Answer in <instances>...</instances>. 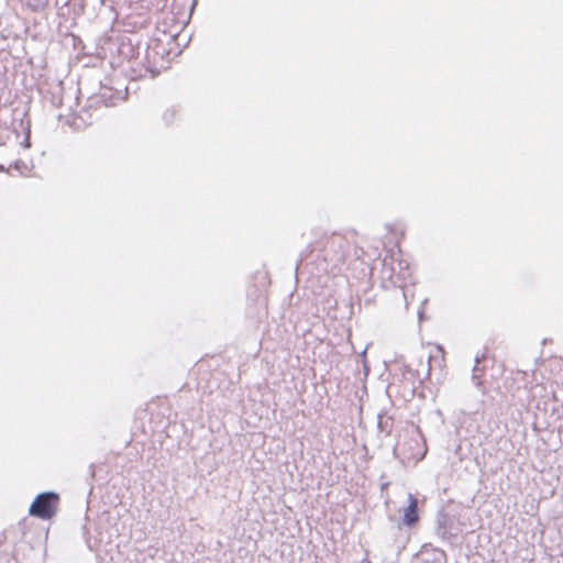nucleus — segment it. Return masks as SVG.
Segmentation results:
<instances>
[{"instance_id": "obj_1", "label": "nucleus", "mask_w": 563, "mask_h": 563, "mask_svg": "<svg viewBox=\"0 0 563 563\" xmlns=\"http://www.w3.org/2000/svg\"><path fill=\"white\" fill-rule=\"evenodd\" d=\"M59 497L54 492L38 494L30 506V515L41 519H51L57 509Z\"/></svg>"}, {"instance_id": "obj_2", "label": "nucleus", "mask_w": 563, "mask_h": 563, "mask_svg": "<svg viewBox=\"0 0 563 563\" xmlns=\"http://www.w3.org/2000/svg\"><path fill=\"white\" fill-rule=\"evenodd\" d=\"M128 88L124 89L112 87H107L101 85L100 92L98 95L99 101H101L106 107H112L118 103V101H123L126 98Z\"/></svg>"}, {"instance_id": "obj_3", "label": "nucleus", "mask_w": 563, "mask_h": 563, "mask_svg": "<svg viewBox=\"0 0 563 563\" xmlns=\"http://www.w3.org/2000/svg\"><path fill=\"white\" fill-rule=\"evenodd\" d=\"M417 563H446V554L442 550L423 547L417 555Z\"/></svg>"}, {"instance_id": "obj_4", "label": "nucleus", "mask_w": 563, "mask_h": 563, "mask_svg": "<svg viewBox=\"0 0 563 563\" xmlns=\"http://www.w3.org/2000/svg\"><path fill=\"white\" fill-rule=\"evenodd\" d=\"M408 499L409 505L407 506V508H405L402 520L406 526L412 527L419 520L418 499L411 494H409Z\"/></svg>"}, {"instance_id": "obj_5", "label": "nucleus", "mask_w": 563, "mask_h": 563, "mask_svg": "<svg viewBox=\"0 0 563 563\" xmlns=\"http://www.w3.org/2000/svg\"><path fill=\"white\" fill-rule=\"evenodd\" d=\"M451 528H452L451 517L444 511H439L437 515V533H438V536L442 537L443 539L449 538V536L451 534Z\"/></svg>"}, {"instance_id": "obj_6", "label": "nucleus", "mask_w": 563, "mask_h": 563, "mask_svg": "<svg viewBox=\"0 0 563 563\" xmlns=\"http://www.w3.org/2000/svg\"><path fill=\"white\" fill-rule=\"evenodd\" d=\"M485 358H486L485 353H483L481 356L479 355L475 356V365L472 369V382L474 383V385L477 388H482V386H483L482 377L485 374V367L481 366V363Z\"/></svg>"}, {"instance_id": "obj_7", "label": "nucleus", "mask_w": 563, "mask_h": 563, "mask_svg": "<svg viewBox=\"0 0 563 563\" xmlns=\"http://www.w3.org/2000/svg\"><path fill=\"white\" fill-rule=\"evenodd\" d=\"M342 244H343V239L340 235H332L330 238H327L325 244L323 246V252H324L323 258L325 261L328 260V256H329L328 247H333L336 245L341 247Z\"/></svg>"}, {"instance_id": "obj_8", "label": "nucleus", "mask_w": 563, "mask_h": 563, "mask_svg": "<svg viewBox=\"0 0 563 563\" xmlns=\"http://www.w3.org/2000/svg\"><path fill=\"white\" fill-rule=\"evenodd\" d=\"M393 422L390 418H385L383 415H378L377 428L380 432L386 433L387 435L391 432Z\"/></svg>"}, {"instance_id": "obj_9", "label": "nucleus", "mask_w": 563, "mask_h": 563, "mask_svg": "<svg viewBox=\"0 0 563 563\" xmlns=\"http://www.w3.org/2000/svg\"><path fill=\"white\" fill-rule=\"evenodd\" d=\"M32 11L37 12L45 9L48 0H22Z\"/></svg>"}, {"instance_id": "obj_10", "label": "nucleus", "mask_w": 563, "mask_h": 563, "mask_svg": "<svg viewBox=\"0 0 563 563\" xmlns=\"http://www.w3.org/2000/svg\"><path fill=\"white\" fill-rule=\"evenodd\" d=\"M10 169L16 170L20 175H25L31 170V167L25 162L16 161L15 163L10 165Z\"/></svg>"}, {"instance_id": "obj_11", "label": "nucleus", "mask_w": 563, "mask_h": 563, "mask_svg": "<svg viewBox=\"0 0 563 563\" xmlns=\"http://www.w3.org/2000/svg\"><path fill=\"white\" fill-rule=\"evenodd\" d=\"M175 117H176V109L175 108L167 109L164 112V114H163V119H164L166 124H170Z\"/></svg>"}, {"instance_id": "obj_12", "label": "nucleus", "mask_w": 563, "mask_h": 563, "mask_svg": "<svg viewBox=\"0 0 563 563\" xmlns=\"http://www.w3.org/2000/svg\"><path fill=\"white\" fill-rule=\"evenodd\" d=\"M318 244H309L308 247L300 253V261L306 260L312 252L317 250Z\"/></svg>"}, {"instance_id": "obj_13", "label": "nucleus", "mask_w": 563, "mask_h": 563, "mask_svg": "<svg viewBox=\"0 0 563 563\" xmlns=\"http://www.w3.org/2000/svg\"><path fill=\"white\" fill-rule=\"evenodd\" d=\"M332 261H335V262H340L343 260V254L341 255H335V257H331Z\"/></svg>"}, {"instance_id": "obj_14", "label": "nucleus", "mask_w": 563, "mask_h": 563, "mask_svg": "<svg viewBox=\"0 0 563 563\" xmlns=\"http://www.w3.org/2000/svg\"><path fill=\"white\" fill-rule=\"evenodd\" d=\"M24 146L25 147H29L30 146V137L29 135L26 136V139L24 140Z\"/></svg>"}]
</instances>
